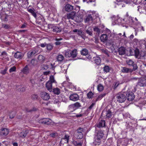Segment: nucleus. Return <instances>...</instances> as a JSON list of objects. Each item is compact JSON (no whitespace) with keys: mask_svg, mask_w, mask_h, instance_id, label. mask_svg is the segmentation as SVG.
<instances>
[{"mask_svg":"<svg viewBox=\"0 0 146 146\" xmlns=\"http://www.w3.org/2000/svg\"><path fill=\"white\" fill-rule=\"evenodd\" d=\"M47 44L46 43H44L41 44L40 46L42 47H44L45 46L46 47V45Z\"/></svg>","mask_w":146,"mask_h":146,"instance_id":"nucleus-63","label":"nucleus"},{"mask_svg":"<svg viewBox=\"0 0 146 146\" xmlns=\"http://www.w3.org/2000/svg\"><path fill=\"white\" fill-rule=\"evenodd\" d=\"M39 122L42 124L50 125L52 123V121L49 118H43L39 120Z\"/></svg>","mask_w":146,"mask_h":146,"instance_id":"nucleus-3","label":"nucleus"},{"mask_svg":"<svg viewBox=\"0 0 146 146\" xmlns=\"http://www.w3.org/2000/svg\"><path fill=\"white\" fill-rule=\"evenodd\" d=\"M25 86L24 85L20 86L19 88V90L22 92H24L25 90Z\"/></svg>","mask_w":146,"mask_h":146,"instance_id":"nucleus-42","label":"nucleus"},{"mask_svg":"<svg viewBox=\"0 0 146 146\" xmlns=\"http://www.w3.org/2000/svg\"><path fill=\"white\" fill-rule=\"evenodd\" d=\"M102 52L106 54L108 56H109V52L108 50L106 49H102Z\"/></svg>","mask_w":146,"mask_h":146,"instance_id":"nucleus-54","label":"nucleus"},{"mask_svg":"<svg viewBox=\"0 0 146 146\" xmlns=\"http://www.w3.org/2000/svg\"><path fill=\"white\" fill-rule=\"evenodd\" d=\"M48 68V66L46 64H44L43 65V67L42 68V70H46Z\"/></svg>","mask_w":146,"mask_h":146,"instance_id":"nucleus-48","label":"nucleus"},{"mask_svg":"<svg viewBox=\"0 0 146 146\" xmlns=\"http://www.w3.org/2000/svg\"><path fill=\"white\" fill-rule=\"evenodd\" d=\"M138 84L141 86H146V81L144 79H140L138 80Z\"/></svg>","mask_w":146,"mask_h":146,"instance_id":"nucleus-12","label":"nucleus"},{"mask_svg":"<svg viewBox=\"0 0 146 146\" xmlns=\"http://www.w3.org/2000/svg\"><path fill=\"white\" fill-rule=\"evenodd\" d=\"M93 30L96 32V33L97 35H99L100 33V30L98 27H94Z\"/></svg>","mask_w":146,"mask_h":146,"instance_id":"nucleus-31","label":"nucleus"},{"mask_svg":"<svg viewBox=\"0 0 146 146\" xmlns=\"http://www.w3.org/2000/svg\"><path fill=\"white\" fill-rule=\"evenodd\" d=\"M24 56L23 54L20 52L17 51L14 54V56L16 58L21 59Z\"/></svg>","mask_w":146,"mask_h":146,"instance_id":"nucleus-10","label":"nucleus"},{"mask_svg":"<svg viewBox=\"0 0 146 146\" xmlns=\"http://www.w3.org/2000/svg\"><path fill=\"white\" fill-rule=\"evenodd\" d=\"M9 130L7 128H3L0 130V135L6 136L8 133Z\"/></svg>","mask_w":146,"mask_h":146,"instance_id":"nucleus-8","label":"nucleus"},{"mask_svg":"<svg viewBox=\"0 0 146 146\" xmlns=\"http://www.w3.org/2000/svg\"><path fill=\"white\" fill-rule=\"evenodd\" d=\"M118 52L119 55H124L125 54V49L124 47H121L118 48Z\"/></svg>","mask_w":146,"mask_h":146,"instance_id":"nucleus-18","label":"nucleus"},{"mask_svg":"<svg viewBox=\"0 0 146 146\" xmlns=\"http://www.w3.org/2000/svg\"><path fill=\"white\" fill-rule=\"evenodd\" d=\"M40 96L42 99L45 100H48L50 98L49 94L45 92H41L40 93Z\"/></svg>","mask_w":146,"mask_h":146,"instance_id":"nucleus-5","label":"nucleus"},{"mask_svg":"<svg viewBox=\"0 0 146 146\" xmlns=\"http://www.w3.org/2000/svg\"><path fill=\"white\" fill-rule=\"evenodd\" d=\"M72 143L74 146H81L82 144V143L81 142H79L78 140H73Z\"/></svg>","mask_w":146,"mask_h":146,"instance_id":"nucleus-26","label":"nucleus"},{"mask_svg":"<svg viewBox=\"0 0 146 146\" xmlns=\"http://www.w3.org/2000/svg\"><path fill=\"white\" fill-rule=\"evenodd\" d=\"M38 59L42 61L44 60V58L42 55H40L38 56Z\"/></svg>","mask_w":146,"mask_h":146,"instance_id":"nucleus-53","label":"nucleus"},{"mask_svg":"<svg viewBox=\"0 0 146 146\" xmlns=\"http://www.w3.org/2000/svg\"><path fill=\"white\" fill-rule=\"evenodd\" d=\"M62 39H63L62 38H56L55 40L56 41V42L54 43L55 44L56 46L62 45V42L60 41Z\"/></svg>","mask_w":146,"mask_h":146,"instance_id":"nucleus-25","label":"nucleus"},{"mask_svg":"<svg viewBox=\"0 0 146 146\" xmlns=\"http://www.w3.org/2000/svg\"><path fill=\"white\" fill-rule=\"evenodd\" d=\"M119 84V83L118 82H116L114 86V88L115 89L118 86V85Z\"/></svg>","mask_w":146,"mask_h":146,"instance_id":"nucleus-64","label":"nucleus"},{"mask_svg":"<svg viewBox=\"0 0 146 146\" xmlns=\"http://www.w3.org/2000/svg\"><path fill=\"white\" fill-rule=\"evenodd\" d=\"M131 66H132L133 67V68L131 69L132 72L134 71L137 70L138 67L136 64L134 63Z\"/></svg>","mask_w":146,"mask_h":146,"instance_id":"nucleus-41","label":"nucleus"},{"mask_svg":"<svg viewBox=\"0 0 146 146\" xmlns=\"http://www.w3.org/2000/svg\"><path fill=\"white\" fill-rule=\"evenodd\" d=\"M76 13V12L74 10L70 13L67 14L66 15L64 16L63 18L65 19H73L75 17Z\"/></svg>","mask_w":146,"mask_h":146,"instance_id":"nucleus-4","label":"nucleus"},{"mask_svg":"<svg viewBox=\"0 0 146 146\" xmlns=\"http://www.w3.org/2000/svg\"><path fill=\"white\" fill-rule=\"evenodd\" d=\"M126 98L129 101L133 100L135 98V95L133 93L129 92L127 93H126Z\"/></svg>","mask_w":146,"mask_h":146,"instance_id":"nucleus-6","label":"nucleus"},{"mask_svg":"<svg viewBox=\"0 0 146 146\" xmlns=\"http://www.w3.org/2000/svg\"><path fill=\"white\" fill-rule=\"evenodd\" d=\"M145 53V52H144L142 51L140 53V58H139L141 59Z\"/></svg>","mask_w":146,"mask_h":146,"instance_id":"nucleus-59","label":"nucleus"},{"mask_svg":"<svg viewBox=\"0 0 146 146\" xmlns=\"http://www.w3.org/2000/svg\"><path fill=\"white\" fill-rule=\"evenodd\" d=\"M68 108L69 110L71 111H73L76 110L73 104L69 105L68 106Z\"/></svg>","mask_w":146,"mask_h":146,"instance_id":"nucleus-45","label":"nucleus"},{"mask_svg":"<svg viewBox=\"0 0 146 146\" xmlns=\"http://www.w3.org/2000/svg\"><path fill=\"white\" fill-rule=\"evenodd\" d=\"M70 100L75 101L79 99V96L77 94H73L70 96Z\"/></svg>","mask_w":146,"mask_h":146,"instance_id":"nucleus-9","label":"nucleus"},{"mask_svg":"<svg viewBox=\"0 0 146 146\" xmlns=\"http://www.w3.org/2000/svg\"><path fill=\"white\" fill-rule=\"evenodd\" d=\"M97 89L98 91L101 92L103 90L104 87L101 84H99L98 85Z\"/></svg>","mask_w":146,"mask_h":146,"instance_id":"nucleus-43","label":"nucleus"},{"mask_svg":"<svg viewBox=\"0 0 146 146\" xmlns=\"http://www.w3.org/2000/svg\"><path fill=\"white\" fill-rule=\"evenodd\" d=\"M50 82H48L46 84V87L50 91H52V86Z\"/></svg>","mask_w":146,"mask_h":146,"instance_id":"nucleus-23","label":"nucleus"},{"mask_svg":"<svg viewBox=\"0 0 146 146\" xmlns=\"http://www.w3.org/2000/svg\"><path fill=\"white\" fill-rule=\"evenodd\" d=\"M26 25H27V24L26 23H25V24L22 25L20 27V28H21V29L25 28L26 27Z\"/></svg>","mask_w":146,"mask_h":146,"instance_id":"nucleus-62","label":"nucleus"},{"mask_svg":"<svg viewBox=\"0 0 146 146\" xmlns=\"http://www.w3.org/2000/svg\"><path fill=\"white\" fill-rule=\"evenodd\" d=\"M121 71L123 73H131L132 72L131 68H128L125 67H122Z\"/></svg>","mask_w":146,"mask_h":146,"instance_id":"nucleus-15","label":"nucleus"},{"mask_svg":"<svg viewBox=\"0 0 146 146\" xmlns=\"http://www.w3.org/2000/svg\"><path fill=\"white\" fill-rule=\"evenodd\" d=\"M65 10L67 12H70L71 11H75L74 9V7L71 5L69 4L66 5L65 6Z\"/></svg>","mask_w":146,"mask_h":146,"instance_id":"nucleus-13","label":"nucleus"},{"mask_svg":"<svg viewBox=\"0 0 146 146\" xmlns=\"http://www.w3.org/2000/svg\"><path fill=\"white\" fill-rule=\"evenodd\" d=\"M71 52H70V50L66 51L64 55L66 58H69L71 57L72 55L71 54Z\"/></svg>","mask_w":146,"mask_h":146,"instance_id":"nucleus-33","label":"nucleus"},{"mask_svg":"<svg viewBox=\"0 0 146 146\" xmlns=\"http://www.w3.org/2000/svg\"><path fill=\"white\" fill-rule=\"evenodd\" d=\"M126 93L120 92L116 95L117 100L120 103L124 102L126 99Z\"/></svg>","mask_w":146,"mask_h":146,"instance_id":"nucleus-1","label":"nucleus"},{"mask_svg":"<svg viewBox=\"0 0 146 146\" xmlns=\"http://www.w3.org/2000/svg\"><path fill=\"white\" fill-rule=\"evenodd\" d=\"M73 105L76 110L81 107V106L80 104L78 102H76Z\"/></svg>","mask_w":146,"mask_h":146,"instance_id":"nucleus-40","label":"nucleus"},{"mask_svg":"<svg viewBox=\"0 0 146 146\" xmlns=\"http://www.w3.org/2000/svg\"><path fill=\"white\" fill-rule=\"evenodd\" d=\"M2 27L5 29H9L10 27V26L7 24H4L3 23L2 24Z\"/></svg>","mask_w":146,"mask_h":146,"instance_id":"nucleus-51","label":"nucleus"},{"mask_svg":"<svg viewBox=\"0 0 146 146\" xmlns=\"http://www.w3.org/2000/svg\"><path fill=\"white\" fill-rule=\"evenodd\" d=\"M77 34L79 35H83V32L82 31L79 30Z\"/></svg>","mask_w":146,"mask_h":146,"instance_id":"nucleus-60","label":"nucleus"},{"mask_svg":"<svg viewBox=\"0 0 146 146\" xmlns=\"http://www.w3.org/2000/svg\"><path fill=\"white\" fill-rule=\"evenodd\" d=\"M105 126V120H101L97 124L96 126L98 128L103 127Z\"/></svg>","mask_w":146,"mask_h":146,"instance_id":"nucleus-17","label":"nucleus"},{"mask_svg":"<svg viewBox=\"0 0 146 146\" xmlns=\"http://www.w3.org/2000/svg\"><path fill=\"white\" fill-rule=\"evenodd\" d=\"M81 55L86 56L88 54V50L86 48L83 49L81 51Z\"/></svg>","mask_w":146,"mask_h":146,"instance_id":"nucleus-29","label":"nucleus"},{"mask_svg":"<svg viewBox=\"0 0 146 146\" xmlns=\"http://www.w3.org/2000/svg\"><path fill=\"white\" fill-rule=\"evenodd\" d=\"M38 52V50L36 49L32 50V51H29L28 53V56L29 58H30Z\"/></svg>","mask_w":146,"mask_h":146,"instance_id":"nucleus-14","label":"nucleus"},{"mask_svg":"<svg viewBox=\"0 0 146 146\" xmlns=\"http://www.w3.org/2000/svg\"><path fill=\"white\" fill-rule=\"evenodd\" d=\"M54 93L57 95L59 94L60 93V90L58 88H54L53 89Z\"/></svg>","mask_w":146,"mask_h":146,"instance_id":"nucleus-36","label":"nucleus"},{"mask_svg":"<svg viewBox=\"0 0 146 146\" xmlns=\"http://www.w3.org/2000/svg\"><path fill=\"white\" fill-rule=\"evenodd\" d=\"M113 110L112 108H110V109L107 110L106 112V115L104 117L106 118L109 119L111 118L112 113V111Z\"/></svg>","mask_w":146,"mask_h":146,"instance_id":"nucleus-7","label":"nucleus"},{"mask_svg":"<svg viewBox=\"0 0 146 146\" xmlns=\"http://www.w3.org/2000/svg\"><path fill=\"white\" fill-rule=\"evenodd\" d=\"M83 132V129L80 127L78 129L75 134V136L77 139H81L83 136L82 132Z\"/></svg>","mask_w":146,"mask_h":146,"instance_id":"nucleus-2","label":"nucleus"},{"mask_svg":"<svg viewBox=\"0 0 146 146\" xmlns=\"http://www.w3.org/2000/svg\"><path fill=\"white\" fill-rule=\"evenodd\" d=\"M51 29L53 32H60L61 31L62 29L60 27L56 26H52Z\"/></svg>","mask_w":146,"mask_h":146,"instance_id":"nucleus-19","label":"nucleus"},{"mask_svg":"<svg viewBox=\"0 0 146 146\" xmlns=\"http://www.w3.org/2000/svg\"><path fill=\"white\" fill-rule=\"evenodd\" d=\"M104 135V134L102 131H98L96 137L102 138Z\"/></svg>","mask_w":146,"mask_h":146,"instance_id":"nucleus-32","label":"nucleus"},{"mask_svg":"<svg viewBox=\"0 0 146 146\" xmlns=\"http://www.w3.org/2000/svg\"><path fill=\"white\" fill-rule=\"evenodd\" d=\"M93 19V18L91 15L90 14L86 17V18L84 19V21L86 23H88L90 21H92Z\"/></svg>","mask_w":146,"mask_h":146,"instance_id":"nucleus-20","label":"nucleus"},{"mask_svg":"<svg viewBox=\"0 0 146 146\" xmlns=\"http://www.w3.org/2000/svg\"><path fill=\"white\" fill-rule=\"evenodd\" d=\"M28 133L29 131L28 130L23 131L18 133V135L19 137L24 138L25 137Z\"/></svg>","mask_w":146,"mask_h":146,"instance_id":"nucleus-11","label":"nucleus"},{"mask_svg":"<svg viewBox=\"0 0 146 146\" xmlns=\"http://www.w3.org/2000/svg\"><path fill=\"white\" fill-rule=\"evenodd\" d=\"M134 52V54L136 58H140V54L139 53V50L138 49H136L135 50H133Z\"/></svg>","mask_w":146,"mask_h":146,"instance_id":"nucleus-27","label":"nucleus"},{"mask_svg":"<svg viewBox=\"0 0 146 146\" xmlns=\"http://www.w3.org/2000/svg\"><path fill=\"white\" fill-rule=\"evenodd\" d=\"M86 33L89 35L92 36V30L91 29L90 30L88 29L86 31Z\"/></svg>","mask_w":146,"mask_h":146,"instance_id":"nucleus-50","label":"nucleus"},{"mask_svg":"<svg viewBox=\"0 0 146 146\" xmlns=\"http://www.w3.org/2000/svg\"><path fill=\"white\" fill-rule=\"evenodd\" d=\"M64 58V57L63 55L59 54L56 57V59L58 61L61 62L63 61Z\"/></svg>","mask_w":146,"mask_h":146,"instance_id":"nucleus-24","label":"nucleus"},{"mask_svg":"<svg viewBox=\"0 0 146 146\" xmlns=\"http://www.w3.org/2000/svg\"><path fill=\"white\" fill-rule=\"evenodd\" d=\"M93 95V93L91 92H89L88 94H87V96L88 98L90 99V98H91L92 96Z\"/></svg>","mask_w":146,"mask_h":146,"instance_id":"nucleus-55","label":"nucleus"},{"mask_svg":"<svg viewBox=\"0 0 146 146\" xmlns=\"http://www.w3.org/2000/svg\"><path fill=\"white\" fill-rule=\"evenodd\" d=\"M106 93H104L98 96L96 100L95 101V102H96L100 100L103 97L106 95Z\"/></svg>","mask_w":146,"mask_h":146,"instance_id":"nucleus-30","label":"nucleus"},{"mask_svg":"<svg viewBox=\"0 0 146 146\" xmlns=\"http://www.w3.org/2000/svg\"><path fill=\"white\" fill-rule=\"evenodd\" d=\"M93 60L94 61L95 63L97 65H99L101 62V59L100 57L97 56L93 58Z\"/></svg>","mask_w":146,"mask_h":146,"instance_id":"nucleus-16","label":"nucleus"},{"mask_svg":"<svg viewBox=\"0 0 146 146\" xmlns=\"http://www.w3.org/2000/svg\"><path fill=\"white\" fill-rule=\"evenodd\" d=\"M108 36L107 35L103 34L100 37V40L102 42L106 41L108 39Z\"/></svg>","mask_w":146,"mask_h":146,"instance_id":"nucleus-21","label":"nucleus"},{"mask_svg":"<svg viewBox=\"0 0 146 146\" xmlns=\"http://www.w3.org/2000/svg\"><path fill=\"white\" fill-rule=\"evenodd\" d=\"M16 70V67L15 66H13L10 68L9 70V71L10 72H13L15 71Z\"/></svg>","mask_w":146,"mask_h":146,"instance_id":"nucleus-49","label":"nucleus"},{"mask_svg":"<svg viewBox=\"0 0 146 146\" xmlns=\"http://www.w3.org/2000/svg\"><path fill=\"white\" fill-rule=\"evenodd\" d=\"M37 110V109L36 108H33L32 110H29L27 109L26 110V111L28 112H30L33 111H36Z\"/></svg>","mask_w":146,"mask_h":146,"instance_id":"nucleus-52","label":"nucleus"},{"mask_svg":"<svg viewBox=\"0 0 146 146\" xmlns=\"http://www.w3.org/2000/svg\"><path fill=\"white\" fill-rule=\"evenodd\" d=\"M126 62L127 64L129 66H132L134 63V62L131 59L127 60Z\"/></svg>","mask_w":146,"mask_h":146,"instance_id":"nucleus-37","label":"nucleus"},{"mask_svg":"<svg viewBox=\"0 0 146 146\" xmlns=\"http://www.w3.org/2000/svg\"><path fill=\"white\" fill-rule=\"evenodd\" d=\"M16 113L15 111H12L10 113V118L11 119L13 118L15 116Z\"/></svg>","mask_w":146,"mask_h":146,"instance_id":"nucleus-44","label":"nucleus"},{"mask_svg":"<svg viewBox=\"0 0 146 146\" xmlns=\"http://www.w3.org/2000/svg\"><path fill=\"white\" fill-rule=\"evenodd\" d=\"M53 45L50 44H47L46 45V48L48 50H51L53 48Z\"/></svg>","mask_w":146,"mask_h":146,"instance_id":"nucleus-38","label":"nucleus"},{"mask_svg":"<svg viewBox=\"0 0 146 146\" xmlns=\"http://www.w3.org/2000/svg\"><path fill=\"white\" fill-rule=\"evenodd\" d=\"M77 50L76 49H74L72 51L70 50L71 54L72 55L71 57L72 58H74L77 56Z\"/></svg>","mask_w":146,"mask_h":146,"instance_id":"nucleus-28","label":"nucleus"},{"mask_svg":"<svg viewBox=\"0 0 146 146\" xmlns=\"http://www.w3.org/2000/svg\"><path fill=\"white\" fill-rule=\"evenodd\" d=\"M69 136L68 135H66L64 137V138L63 139H66V140L67 142L68 143L69 139Z\"/></svg>","mask_w":146,"mask_h":146,"instance_id":"nucleus-56","label":"nucleus"},{"mask_svg":"<svg viewBox=\"0 0 146 146\" xmlns=\"http://www.w3.org/2000/svg\"><path fill=\"white\" fill-rule=\"evenodd\" d=\"M1 55L3 56V57H6L7 56V54L5 51H4L2 52Z\"/></svg>","mask_w":146,"mask_h":146,"instance_id":"nucleus-57","label":"nucleus"},{"mask_svg":"<svg viewBox=\"0 0 146 146\" xmlns=\"http://www.w3.org/2000/svg\"><path fill=\"white\" fill-rule=\"evenodd\" d=\"M28 11L32 15L36 18V14L34 11L32 9H30L28 10Z\"/></svg>","mask_w":146,"mask_h":146,"instance_id":"nucleus-34","label":"nucleus"},{"mask_svg":"<svg viewBox=\"0 0 146 146\" xmlns=\"http://www.w3.org/2000/svg\"><path fill=\"white\" fill-rule=\"evenodd\" d=\"M38 97V96L37 94H33L32 95L31 98L33 100H36L37 99Z\"/></svg>","mask_w":146,"mask_h":146,"instance_id":"nucleus-46","label":"nucleus"},{"mask_svg":"<svg viewBox=\"0 0 146 146\" xmlns=\"http://www.w3.org/2000/svg\"><path fill=\"white\" fill-rule=\"evenodd\" d=\"M7 69L6 68L5 69L3 70H2L1 71V73L2 74H5L6 73Z\"/></svg>","mask_w":146,"mask_h":146,"instance_id":"nucleus-58","label":"nucleus"},{"mask_svg":"<svg viewBox=\"0 0 146 146\" xmlns=\"http://www.w3.org/2000/svg\"><path fill=\"white\" fill-rule=\"evenodd\" d=\"M102 138L96 137L95 138L94 143H98V145H99L101 142V139Z\"/></svg>","mask_w":146,"mask_h":146,"instance_id":"nucleus-39","label":"nucleus"},{"mask_svg":"<svg viewBox=\"0 0 146 146\" xmlns=\"http://www.w3.org/2000/svg\"><path fill=\"white\" fill-rule=\"evenodd\" d=\"M110 70V68L108 66H106L103 68L104 71L106 73L109 72Z\"/></svg>","mask_w":146,"mask_h":146,"instance_id":"nucleus-35","label":"nucleus"},{"mask_svg":"<svg viewBox=\"0 0 146 146\" xmlns=\"http://www.w3.org/2000/svg\"><path fill=\"white\" fill-rule=\"evenodd\" d=\"M22 72L24 74H27L29 72V70L28 67V65H26L25 67L21 70Z\"/></svg>","mask_w":146,"mask_h":146,"instance_id":"nucleus-22","label":"nucleus"},{"mask_svg":"<svg viewBox=\"0 0 146 146\" xmlns=\"http://www.w3.org/2000/svg\"><path fill=\"white\" fill-rule=\"evenodd\" d=\"M48 82H50L51 83L56 82V81L54 79V77L53 76H51L50 78V81Z\"/></svg>","mask_w":146,"mask_h":146,"instance_id":"nucleus-47","label":"nucleus"},{"mask_svg":"<svg viewBox=\"0 0 146 146\" xmlns=\"http://www.w3.org/2000/svg\"><path fill=\"white\" fill-rule=\"evenodd\" d=\"M35 60L32 59L31 61V64L33 66H34L35 64Z\"/></svg>","mask_w":146,"mask_h":146,"instance_id":"nucleus-61","label":"nucleus"}]
</instances>
